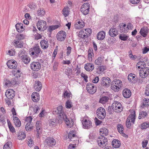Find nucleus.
<instances>
[{"instance_id": "nucleus-14", "label": "nucleus", "mask_w": 149, "mask_h": 149, "mask_svg": "<svg viewBox=\"0 0 149 149\" xmlns=\"http://www.w3.org/2000/svg\"><path fill=\"white\" fill-rule=\"evenodd\" d=\"M45 141L48 146L51 147L54 146L56 143V140L52 137L47 138L45 139Z\"/></svg>"}, {"instance_id": "nucleus-58", "label": "nucleus", "mask_w": 149, "mask_h": 149, "mask_svg": "<svg viewBox=\"0 0 149 149\" xmlns=\"http://www.w3.org/2000/svg\"><path fill=\"white\" fill-rule=\"evenodd\" d=\"M137 65H140L141 67H142L143 68L145 67L144 65H146V63L144 61H140L139 62L137 63Z\"/></svg>"}, {"instance_id": "nucleus-12", "label": "nucleus", "mask_w": 149, "mask_h": 149, "mask_svg": "<svg viewBox=\"0 0 149 149\" xmlns=\"http://www.w3.org/2000/svg\"><path fill=\"white\" fill-rule=\"evenodd\" d=\"M7 65L9 68L15 69L17 66V63L16 61L13 60L8 61L7 63Z\"/></svg>"}, {"instance_id": "nucleus-22", "label": "nucleus", "mask_w": 149, "mask_h": 149, "mask_svg": "<svg viewBox=\"0 0 149 149\" xmlns=\"http://www.w3.org/2000/svg\"><path fill=\"white\" fill-rule=\"evenodd\" d=\"M15 27L17 31L19 32H21L23 31L24 29L22 26V24L21 23H18L15 25Z\"/></svg>"}, {"instance_id": "nucleus-10", "label": "nucleus", "mask_w": 149, "mask_h": 149, "mask_svg": "<svg viewBox=\"0 0 149 149\" xmlns=\"http://www.w3.org/2000/svg\"><path fill=\"white\" fill-rule=\"evenodd\" d=\"M31 69L34 71H38L41 68V64L39 62H33L30 65Z\"/></svg>"}, {"instance_id": "nucleus-60", "label": "nucleus", "mask_w": 149, "mask_h": 149, "mask_svg": "<svg viewBox=\"0 0 149 149\" xmlns=\"http://www.w3.org/2000/svg\"><path fill=\"white\" fill-rule=\"evenodd\" d=\"M40 123L39 121H37L36 124V130H40Z\"/></svg>"}, {"instance_id": "nucleus-15", "label": "nucleus", "mask_w": 149, "mask_h": 149, "mask_svg": "<svg viewBox=\"0 0 149 149\" xmlns=\"http://www.w3.org/2000/svg\"><path fill=\"white\" fill-rule=\"evenodd\" d=\"M109 33L111 36L114 37L118 34V31L116 28H111L109 30Z\"/></svg>"}, {"instance_id": "nucleus-8", "label": "nucleus", "mask_w": 149, "mask_h": 149, "mask_svg": "<svg viewBox=\"0 0 149 149\" xmlns=\"http://www.w3.org/2000/svg\"><path fill=\"white\" fill-rule=\"evenodd\" d=\"M30 50L31 51L30 54L35 55L36 56H37V54H39L40 52H42L39 46L38 45H36L35 46L33 47L30 49Z\"/></svg>"}, {"instance_id": "nucleus-54", "label": "nucleus", "mask_w": 149, "mask_h": 149, "mask_svg": "<svg viewBox=\"0 0 149 149\" xmlns=\"http://www.w3.org/2000/svg\"><path fill=\"white\" fill-rule=\"evenodd\" d=\"M106 67L104 65H102L100 66L98 68V70L100 72H103L106 69Z\"/></svg>"}, {"instance_id": "nucleus-25", "label": "nucleus", "mask_w": 149, "mask_h": 149, "mask_svg": "<svg viewBox=\"0 0 149 149\" xmlns=\"http://www.w3.org/2000/svg\"><path fill=\"white\" fill-rule=\"evenodd\" d=\"M42 85L41 82L39 81H35V84L34 88L37 91H40L42 88Z\"/></svg>"}, {"instance_id": "nucleus-28", "label": "nucleus", "mask_w": 149, "mask_h": 149, "mask_svg": "<svg viewBox=\"0 0 149 149\" xmlns=\"http://www.w3.org/2000/svg\"><path fill=\"white\" fill-rule=\"evenodd\" d=\"M42 48L43 49H45L48 47V43L47 41L45 40H42L40 42Z\"/></svg>"}, {"instance_id": "nucleus-6", "label": "nucleus", "mask_w": 149, "mask_h": 149, "mask_svg": "<svg viewBox=\"0 0 149 149\" xmlns=\"http://www.w3.org/2000/svg\"><path fill=\"white\" fill-rule=\"evenodd\" d=\"M86 87L87 91L90 94H93L96 91V87L95 86L93 83H88L86 85Z\"/></svg>"}, {"instance_id": "nucleus-33", "label": "nucleus", "mask_w": 149, "mask_h": 149, "mask_svg": "<svg viewBox=\"0 0 149 149\" xmlns=\"http://www.w3.org/2000/svg\"><path fill=\"white\" fill-rule=\"evenodd\" d=\"M88 58L90 61H92V57H93L94 54L92 49H89L88 50Z\"/></svg>"}, {"instance_id": "nucleus-57", "label": "nucleus", "mask_w": 149, "mask_h": 149, "mask_svg": "<svg viewBox=\"0 0 149 149\" xmlns=\"http://www.w3.org/2000/svg\"><path fill=\"white\" fill-rule=\"evenodd\" d=\"M37 12L38 15L39 16H42V15H43L45 13V11H44L43 10H41V9L38 10Z\"/></svg>"}, {"instance_id": "nucleus-61", "label": "nucleus", "mask_w": 149, "mask_h": 149, "mask_svg": "<svg viewBox=\"0 0 149 149\" xmlns=\"http://www.w3.org/2000/svg\"><path fill=\"white\" fill-rule=\"evenodd\" d=\"M10 81L11 84H12V86H13L17 83V81L15 78H12L11 80Z\"/></svg>"}, {"instance_id": "nucleus-19", "label": "nucleus", "mask_w": 149, "mask_h": 149, "mask_svg": "<svg viewBox=\"0 0 149 149\" xmlns=\"http://www.w3.org/2000/svg\"><path fill=\"white\" fill-rule=\"evenodd\" d=\"M31 96L32 100L34 102H37L39 100V95L38 93L36 92H33Z\"/></svg>"}, {"instance_id": "nucleus-26", "label": "nucleus", "mask_w": 149, "mask_h": 149, "mask_svg": "<svg viewBox=\"0 0 149 149\" xmlns=\"http://www.w3.org/2000/svg\"><path fill=\"white\" fill-rule=\"evenodd\" d=\"M62 106L58 107L57 108L54 109L53 113L54 114H60L63 112Z\"/></svg>"}, {"instance_id": "nucleus-51", "label": "nucleus", "mask_w": 149, "mask_h": 149, "mask_svg": "<svg viewBox=\"0 0 149 149\" xmlns=\"http://www.w3.org/2000/svg\"><path fill=\"white\" fill-rule=\"evenodd\" d=\"M16 38L18 40H21L24 39L25 36L23 34L19 33L16 36Z\"/></svg>"}, {"instance_id": "nucleus-7", "label": "nucleus", "mask_w": 149, "mask_h": 149, "mask_svg": "<svg viewBox=\"0 0 149 149\" xmlns=\"http://www.w3.org/2000/svg\"><path fill=\"white\" fill-rule=\"evenodd\" d=\"M111 82V80L109 78L103 77L102 79L101 84V86L105 87H108L109 86Z\"/></svg>"}, {"instance_id": "nucleus-13", "label": "nucleus", "mask_w": 149, "mask_h": 149, "mask_svg": "<svg viewBox=\"0 0 149 149\" xmlns=\"http://www.w3.org/2000/svg\"><path fill=\"white\" fill-rule=\"evenodd\" d=\"M5 95L8 99H11L15 96V91L12 89H8L5 93Z\"/></svg>"}, {"instance_id": "nucleus-2", "label": "nucleus", "mask_w": 149, "mask_h": 149, "mask_svg": "<svg viewBox=\"0 0 149 149\" xmlns=\"http://www.w3.org/2000/svg\"><path fill=\"white\" fill-rule=\"evenodd\" d=\"M133 112L134 114L130 115L126 120V125L127 128H130L131 126V122H132L133 124L134 123L136 115L135 114V111H134Z\"/></svg>"}, {"instance_id": "nucleus-49", "label": "nucleus", "mask_w": 149, "mask_h": 149, "mask_svg": "<svg viewBox=\"0 0 149 149\" xmlns=\"http://www.w3.org/2000/svg\"><path fill=\"white\" fill-rule=\"evenodd\" d=\"M5 82V85L6 86L9 87L12 86V84L11 83L10 81L7 79L4 80Z\"/></svg>"}, {"instance_id": "nucleus-42", "label": "nucleus", "mask_w": 149, "mask_h": 149, "mask_svg": "<svg viewBox=\"0 0 149 149\" xmlns=\"http://www.w3.org/2000/svg\"><path fill=\"white\" fill-rule=\"evenodd\" d=\"M100 134H104L105 136H107L108 133V131L107 129L104 128L100 129Z\"/></svg>"}, {"instance_id": "nucleus-34", "label": "nucleus", "mask_w": 149, "mask_h": 149, "mask_svg": "<svg viewBox=\"0 0 149 149\" xmlns=\"http://www.w3.org/2000/svg\"><path fill=\"white\" fill-rule=\"evenodd\" d=\"M33 128V126L31 123H26L25 126V129L27 131H31Z\"/></svg>"}, {"instance_id": "nucleus-53", "label": "nucleus", "mask_w": 149, "mask_h": 149, "mask_svg": "<svg viewBox=\"0 0 149 149\" xmlns=\"http://www.w3.org/2000/svg\"><path fill=\"white\" fill-rule=\"evenodd\" d=\"M133 75H135L134 74L131 73L128 76V79L130 82L132 81V80H133L135 77L134 76H133Z\"/></svg>"}, {"instance_id": "nucleus-3", "label": "nucleus", "mask_w": 149, "mask_h": 149, "mask_svg": "<svg viewBox=\"0 0 149 149\" xmlns=\"http://www.w3.org/2000/svg\"><path fill=\"white\" fill-rule=\"evenodd\" d=\"M111 107L116 112L120 113L122 111L123 108L120 103L118 101H114L112 104Z\"/></svg>"}, {"instance_id": "nucleus-32", "label": "nucleus", "mask_w": 149, "mask_h": 149, "mask_svg": "<svg viewBox=\"0 0 149 149\" xmlns=\"http://www.w3.org/2000/svg\"><path fill=\"white\" fill-rule=\"evenodd\" d=\"M62 12L63 14L65 17L68 16L70 12L69 8L68 6L66 7L63 9Z\"/></svg>"}, {"instance_id": "nucleus-18", "label": "nucleus", "mask_w": 149, "mask_h": 149, "mask_svg": "<svg viewBox=\"0 0 149 149\" xmlns=\"http://www.w3.org/2000/svg\"><path fill=\"white\" fill-rule=\"evenodd\" d=\"M123 96L126 98L130 97L131 95V93L130 90L128 89L125 88L123 91Z\"/></svg>"}, {"instance_id": "nucleus-16", "label": "nucleus", "mask_w": 149, "mask_h": 149, "mask_svg": "<svg viewBox=\"0 0 149 149\" xmlns=\"http://www.w3.org/2000/svg\"><path fill=\"white\" fill-rule=\"evenodd\" d=\"M83 121L82 124L84 128L88 129L92 127V123L90 121L85 120Z\"/></svg>"}, {"instance_id": "nucleus-63", "label": "nucleus", "mask_w": 149, "mask_h": 149, "mask_svg": "<svg viewBox=\"0 0 149 149\" xmlns=\"http://www.w3.org/2000/svg\"><path fill=\"white\" fill-rule=\"evenodd\" d=\"M140 0H130V2L133 4H137L139 3Z\"/></svg>"}, {"instance_id": "nucleus-47", "label": "nucleus", "mask_w": 149, "mask_h": 149, "mask_svg": "<svg viewBox=\"0 0 149 149\" xmlns=\"http://www.w3.org/2000/svg\"><path fill=\"white\" fill-rule=\"evenodd\" d=\"M102 58L101 57L98 58L95 61V63L97 65H100L101 64L102 61Z\"/></svg>"}, {"instance_id": "nucleus-44", "label": "nucleus", "mask_w": 149, "mask_h": 149, "mask_svg": "<svg viewBox=\"0 0 149 149\" xmlns=\"http://www.w3.org/2000/svg\"><path fill=\"white\" fill-rule=\"evenodd\" d=\"M117 127L118 132L120 134H123L124 130L123 126L120 124H119L118 125Z\"/></svg>"}, {"instance_id": "nucleus-35", "label": "nucleus", "mask_w": 149, "mask_h": 149, "mask_svg": "<svg viewBox=\"0 0 149 149\" xmlns=\"http://www.w3.org/2000/svg\"><path fill=\"white\" fill-rule=\"evenodd\" d=\"M7 121L8 122V127L10 131L12 133L15 132V128L13 126H12L9 120L8 119L7 120Z\"/></svg>"}, {"instance_id": "nucleus-40", "label": "nucleus", "mask_w": 149, "mask_h": 149, "mask_svg": "<svg viewBox=\"0 0 149 149\" xmlns=\"http://www.w3.org/2000/svg\"><path fill=\"white\" fill-rule=\"evenodd\" d=\"M60 26L59 25H58L50 26L48 27V30L49 31L51 32L53 30L58 28Z\"/></svg>"}, {"instance_id": "nucleus-55", "label": "nucleus", "mask_w": 149, "mask_h": 149, "mask_svg": "<svg viewBox=\"0 0 149 149\" xmlns=\"http://www.w3.org/2000/svg\"><path fill=\"white\" fill-rule=\"evenodd\" d=\"M81 12L84 15H86L88 13L89 11L86 10L84 8H81Z\"/></svg>"}, {"instance_id": "nucleus-27", "label": "nucleus", "mask_w": 149, "mask_h": 149, "mask_svg": "<svg viewBox=\"0 0 149 149\" xmlns=\"http://www.w3.org/2000/svg\"><path fill=\"white\" fill-rule=\"evenodd\" d=\"M78 24L76 23L74 26L76 29H81L84 27L85 26L84 23L81 20V21H79L77 22Z\"/></svg>"}, {"instance_id": "nucleus-23", "label": "nucleus", "mask_w": 149, "mask_h": 149, "mask_svg": "<svg viewBox=\"0 0 149 149\" xmlns=\"http://www.w3.org/2000/svg\"><path fill=\"white\" fill-rule=\"evenodd\" d=\"M105 36V32L102 31L99 32L97 35V38L99 40H102L104 39Z\"/></svg>"}, {"instance_id": "nucleus-52", "label": "nucleus", "mask_w": 149, "mask_h": 149, "mask_svg": "<svg viewBox=\"0 0 149 149\" xmlns=\"http://www.w3.org/2000/svg\"><path fill=\"white\" fill-rule=\"evenodd\" d=\"M72 102L69 100H67L65 103L66 107L67 108H70L72 107Z\"/></svg>"}, {"instance_id": "nucleus-24", "label": "nucleus", "mask_w": 149, "mask_h": 149, "mask_svg": "<svg viewBox=\"0 0 149 149\" xmlns=\"http://www.w3.org/2000/svg\"><path fill=\"white\" fill-rule=\"evenodd\" d=\"M112 145L114 148H116L120 146L121 143L118 140L114 139L112 142Z\"/></svg>"}, {"instance_id": "nucleus-17", "label": "nucleus", "mask_w": 149, "mask_h": 149, "mask_svg": "<svg viewBox=\"0 0 149 149\" xmlns=\"http://www.w3.org/2000/svg\"><path fill=\"white\" fill-rule=\"evenodd\" d=\"M148 28L146 27H144L141 29L140 31L141 35L144 37H146L148 33Z\"/></svg>"}, {"instance_id": "nucleus-38", "label": "nucleus", "mask_w": 149, "mask_h": 149, "mask_svg": "<svg viewBox=\"0 0 149 149\" xmlns=\"http://www.w3.org/2000/svg\"><path fill=\"white\" fill-rule=\"evenodd\" d=\"M12 144L11 142H8L6 143L4 146L3 149H11Z\"/></svg>"}, {"instance_id": "nucleus-11", "label": "nucleus", "mask_w": 149, "mask_h": 149, "mask_svg": "<svg viewBox=\"0 0 149 149\" xmlns=\"http://www.w3.org/2000/svg\"><path fill=\"white\" fill-rule=\"evenodd\" d=\"M66 37V32L63 31H59L57 34L56 38L58 40L63 41L65 40Z\"/></svg>"}, {"instance_id": "nucleus-43", "label": "nucleus", "mask_w": 149, "mask_h": 149, "mask_svg": "<svg viewBox=\"0 0 149 149\" xmlns=\"http://www.w3.org/2000/svg\"><path fill=\"white\" fill-rule=\"evenodd\" d=\"M149 127V123L145 122L141 125V128L142 129H145Z\"/></svg>"}, {"instance_id": "nucleus-50", "label": "nucleus", "mask_w": 149, "mask_h": 149, "mask_svg": "<svg viewBox=\"0 0 149 149\" xmlns=\"http://www.w3.org/2000/svg\"><path fill=\"white\" fill-rule=\"evenodd\" d=\"M75 136V135L74 132L73 131H71L68 134V138L70 140H71V139H72V137H74Z\"/></svg>"}, {"instance_id": "nucleus-31", "label": "nucleus", "mask_w": 149, "mask_h": 149, "mask_svg": "<svg viewBox=\"0 0 149 149\" xmlns=\"http://www.w3.org/2000/svg\"><path fill=\"white\" fill-rule=\"evenodd\" d=\"M14 43V46L18 48H22L23 46V42L20 40L15 41Z\"/></svg>"}, {"instance_id": "nucleus-29", "label": "nucleus", "mask_w": 149, "mask_h": 149, "mask_svg": "<svg viewBox=\"0 0 149 149\" xmlns=\"http://www.w3.org/2000/svg\"><path fill=\"white\" fill-rule=\"evenodd\" d=\"M26 55V52L23 49L20 51L18 53V56L21 59L24 58V57Z\"/></svg>"}, {"instance_id": "nucleus-37", "label": "nucleus", "mask_w": 149, "mask_h": 149, "mask_svg": "<svg viewBox=\"0 0 149 149\" xmlns=\"http://www.w3.org/2000/svg\"><path fill=\"white\" fill-rule=\"evenodd\" d=\"M18 137L19 140L24 139L26 137V134L24 132H20L18 133Z\"/></svg>"}, {"instance_id": "nucleus-30", "label": "nucleus", "mask_w": 149, "mask_h": 149, "mask_svg": "<svg viewBox=\"0 0 149 149\" xmlns=\"http://www.w3.org/2000/svg\"><path fill=\"white\" fill-rule=\"evenodd\" d=\"M14 123L15 126L17 127H20L21 125V122L19 119L17 117H15L14 119Z\"/></svg>"}, {"instance_id": "nucleus-46", "label": "nucleus", "mask_w": 149, "mask_h": 149, "mask_svg": "<svg viewBox=\"0 0 149 149\" xmlns=\"http://www.w3.org/2000/svg\"><path fill=\"white\" fill-rule=\"evenodd\" d=\"M128 38V36L125 34H120L119 36V38L121 40H126Z\"/></svg>"}, {"instance_id": "nucleus-5", "label": "nucleus", "mask_w": 149, "mask_h": 149, "mask_svg": "<svg viewBox=\"0 0 149 149\" xmlns=\"http://www.w3.org/2000/svg\"><path fill=\"white\" fill-rule=\"evenodd\" d=\"M96 113L97 117L100 119L104 118L106 115L105 109L102 107H99L97 109Z\"/></svg>"}, {"instance_id": "nucleus-45", "label": "nucleus", "mask_w": 149, "mask_h": 149, "mask_svg": "<svg viewBox=\"0 0 149 149\" xmlns=\"http://www.w3.org/2000/svg\"><path fill=\"white\" fill-rule=\"evenodd\" d=\"M81 8L85 9L86 10L89 11L90 9V5L88 3H84L83 5L81 6Z\"/></svg>"}, {"instance_id": "nucleus-64", "label": "nucleus", "mask_w": 149, "mask_h": 149, "mask_svg": "<svg viewBox=\"0 0 149 149\" xmlns=\"http://www.w3.org/2000/svg\"><path fill=\"white\" fill-rule=\"evenodd\" d=\"M145 94L147 96L149 95V85H148L146 88V90L145 91Z\"/></svg>"}, {"instance_id": "nucleus-62", "label": "nucleus", "mask_w": 149, "mask_h": 149, "mask_svg": "<svg viewBox=\"0 0 149 149\" xmlns=\"http://www.w3.org/2000/svg\"><path fill=\"white\" fill-rule=\"evenodd\" d=\"M70 96V93H68L67 91H65L63 94V96H64V97H69Z\"/></svg>"}, {"instance_id": "nucleus-48", "label": "nucleus", "mask_w": 149, "mask_h": 149, "mask_svg": "<svg viewBox=\"0 0 149 149\" xmlns=\"http://www.w3.org/2000/svg\"><path fill=\"white\" fill-rule=\"evenodd\" d=\"M147 112L144 111H142L140 112L139 113V119H141L142 117L145 118L147 115Z\"/></svg>"}, {"instance_id": "nucleus-4", "label": "nucleus", "mask_w": 149, "mask_h": 149, "mask_svg": "<svg viewBox=\"0 0 149 149\" xmlns=\"http://www.w3.org/2000/svg\"><path fill=\"white\" fill-rule=\"evenodd\" d=\"M97 142L99 146L101 147H105L108 144V141L107 138L104 135H101L97 139Z\"/></svg>"}, {"instance_id": "nucleus-36", "label": "nucleus", "mask_w": 149, "mask_h": 149, "mask_svg": "<svg viewBox=\"0 0 149 149\" xmlns=\"http://www.w3.org/2000/svg\"><path fill=\"white\" fill-rule=\"evenodd\" d=\"M109 98L108 97L104 96L100 99L99 102L102 104H105L107 102Z\"/></svg>"}, {"instance_id": "nucleus-59", "label": "nucleus", "mask_w": 149, "mask_h": 149, "mask_svg": "<svg viewBox=\"0 0 149 149\" xmlns=\"http://www.w3.org/2000/svg\"><path fill=\"white\" fill-rule=\"evenodd\" d=\"M28 142V145L30 147L34 145V142L31 138L29 139Z\"/></svg>"}, {"instance_id": "nucleus-56", "label": "nucleus", "mask_w": 149, "mask_h": 149, "mask_svg": "<svg viewBox=\"0 0 149 149\" xmlns=\"http://www.w3.org/2000/svg\"><path fill=\"white\" fill-rule=\"evenodd\" d=\"M72 72V69L71 68H68L66 69L65 71V73L67 75H69L71 74Z\"/></svg>"}, {"instance_id": "nucleus-20", "label": "nucleus", "mask_w": 149, "mask_h": 149, "mask_svg": "<svg viewBox=\"0 0 149 149\" xmlns=\"http://www.w3.org/2000/svg\"><path fill=\"white\" fill-rule=\"evenodd\" d=\"M67 117L66 115L63 112L59 114L58 117L59 120H58V123H62V120H64L65 119H67Z\"/></svg>"}, {"instance_id": "nucleus-41", "label": "nucleus", "mask_w": 149, "mask_h": 149, "mask_svg": "<svg viewBox=\"0 0 149 149\" xmlns=\"http://www.w3.org/2000/svg\"><path fill=\"white\" fill-rule=\"evenodd\" d=\"M22 60L23 62L25 64H28L30 61V59L29 57L27 55H26L24 58L21 59Z\"/></svg>"}, {"instance_id": "nucleus-1", "label": "nucleus", "mask_w": 149, "mask_h": 149, "mask_svg": "<svg viewBox=\"0 0 149 149\" xmlns=\"http://www.w3.org/2000/svg\"><path fill=\"white\" fill-rule=\"evenodd\" d=\"M122 82L120 80L116 79L112 81L111 88L115 91H118L122 87Z\"/></svg>"}, {"instance_id": "nucleus-39", "label": "nucleus", "mask_w": 149, "mask_h": 149, "mask_svg": "<svg viewBox=\"0 0 149 149\" xmlns=\"http://www.w3.org/2000/svg\"><path fill=\"white\" fill-rule=\"evenodd\" d=\"M65 122V123L67 125L69 126L70 127L72 126V125L73 124V121L72 120H71L70 121L67 118V119H65L64 120Z\"/></svg>"}, {"instance_id": "nucleus-21", "label": "nucleus", "mask_w": 149, "mask_h": 149, "mask_svg": "<svg viewBox=\"0 0 149 149\" xmlns=\"http://www.w3.org/2000/svg\"><path fill=\"white\" fill-rule=\"evenodd\" d=\"M84 68L87 71H91L94 69V66L92 63H87L85 65Z\"/></svg>"}, {"instance_id": "nucleus-9", "label": "nucleus", "mask_w": 149, "mask_h": 149, "mask_svg": "<svg viewBox=\"0 0 149 149\" xmlns=\"http://www.w3.org/2000/svg\"><path fill=\"white\" fill-rule=\"evenodd\" d=\"M139 74L142 78H146L149 75V69L148 68L144 67L142 70H140Z\"/></svg>"}]
</instances>
